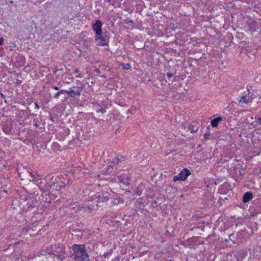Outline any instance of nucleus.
<instances>
[{"label": "nucleus", "mask_w": 261, "mask_h": 261, "mask_svg": "<svg viewBox=\"0 0 261 261\" xmlns=\"http://www.w3.org/2000/svg\"><path fill=\"white\" fill-rule=\"evenodd\" d=\"M74 71L76 73H78L79 72V70L78 69H75L74 70Z\"/></svg>", "instance_id": "obj_34"}, {"label": "nucleus", "mask_w": 261, "mask_h": 261, "mask_svg": "<svg viewBox=\"0 0 261 261\" xmlns=\"http://www.w3.org/2000/svg\"><path fill=\"white\" fill-rule=\"evenodd\" d=\"M248 30L251 32H254L256 31L257 30V26H256V22H250L248 25Z\"/></svg>", "instance_id": "obj_15"}, {"label": "nucleus", "mask_w": 261, "mask_h": 261, "mask_svg": "<svg viewBox=\"0 0 261 261\" xmlns=\"http://www.w3.org/2000/svg\"><path fill=\"white\" fill-rule=\"evenodd\" d=\"M173 73L168 72L166 73V75L168 79V80H170V79L173 76Z\"/></svg>", "instance_id": "obj_25"}, {"label": "nucleus", "mask_w": 261, "mask_h": 261, "mask_svg": "<svg viewBox=\"0 0 261 261\" xmlns=\"http://www.w3.org/2000/svg\"><path fill=\"white\" fill-rule=\"evenodd\" d=\"M255 121L257 125L261 126V117L256 116L255 117Z\"/></svg>", "instance_id": "obj_20"}, {"label": "nucleus", "mask_w": 261, "mask_h": 261, "mask_svg": "<svg viewBox=\"0 0 261 261\" xmlns=\"http://www.w3.org/2000/svg\"><path fill=\"white\" fill-rule=\"evenodd\" d=\"M4 41V39L2 37L0 38V45H2Z\"/></svg>", "instance_id": "obj_27"}, {"label": "nucleus", "mask_w": 261, "mask_h": 261, "mask_svg": "<svg viewBox=\"0 0 261 261\" xmlns=\"http://www.w3.org/2000/svg\"><path fill=\"white\" fill-rule=\"evenodd\" d=\"M144 186L142 184H139L138 185V186L137 187V188L135 192L136 195H137L138 196L141 195L142 193V191L144 189Z\"/></svg>", "instance_id": "obj_16"}, {"label": "nucleus", "mask_w": 261, "mask_h": 261, "mask_svg": "<svg viewBox=\"0 0 261 261\" xmlns=\"http://www.w3.org/2000/svg\"><path fill=\"white\" fill-rule=\"evenodd\" d=\"M233 234H230L229 235V240H230V241H232V240L231 239V237L233 236Z\"/></svg>", "instance_id": "obj_31"}, {"label": "nucleus", "mask_w": 261, "mask_h": 261, "mask_svg": "<svg viewBox=\"0 0 261 261\" xmlns=\"http://www.w3.org/2000/svg\"><path fill=\"white\" fill-rule=\"evenodd\" d=\"M199 128V125L196 122H193L192 123L189 125L188 127V130H189L191 133H194L196 132Z\"/></svg>", "instance_id": "obj_8"}, {"label": "nucleus", "mask_w": 261, "mask_h": 261, "mask_svg": "<svg viewBox=\"0 0 261 261\" xmlns=\"http://www.w3.org/2000/svg\"><path fill=\"white\" fill-rule=\"evenodd\" d=\"M35 108H36L37 109H39L40 108V107L37 103L35 102Z\"/></svg>", "instance_id": "obj_30"}, {"label": "nucleus", "mask_w": 261, "mask_h": 261, "mask_svg": "<svg viewBox=\"0 0 261 261\" xmlns=\"http://www.w3.org/2000/svg\"><path fill=\"white\" fill-rule=\"evenodd\" d=\"M4 158V156H0V160Z\"/></svg>", "instance_id": "obj_37"}, {"label": "nucleus", "mask_w": 261, "mask_h": 261, "mask_svg": "<svg viewBox=\"0 0 261 261\" xmlns=\"http://www.w3.org/2000/svg\"><path fill=\"white\" fill-rule=\"evenodd\" d=\"M194 242V239L190 238L187 240V244L189 245H192Z\"/></svg>", "instance_id": "obj_24"}, {"label": "nucleus", "mask_w": 261, "mask_h": 261, "mask_svg": "<svg viewBox=\"0 0 261 261\" xmlns=\"http://www.w3.org/2000/svg\"><path fill=\"white\" fill-rule=\"evenodd\" d=\"M131 67L129 64H126L123 65V68L125 69H128Z\"/></svg>", "instance_id": "obj_26"}, {"label": "nucleus", "mask_w": 261, "mask_h": 261, "mask_svg": "<svg viewBox=\"0 0 261 261\" xmlns=\"http://www.w3.org/2000/svg\"><path fill=\"white\" fill-rule=\"evenodd\" d=\"M46 201H47V198H46ZM46 202L48 203H51V202L50 201H46Z\"/></svg>", "instance_id": "obj_36"}, {"label": "nucleus", "mask_w": 261, "mask_h": 261, "mask_svg": "<svg viewBox=\"0 0 261 261\" xmlns=\"http://www.w3.org/2000/svg\"><path fill=\"white\" fill-rule=\"evenodd\" d=\"M57 255H56V256H57L58 258H59L61 260H62V256L61 255H57V254H56ZM55 255L53 256V257H55Z\"/></svg>", "instance_id": "obj_28"}, {"label": "nucleus", "mask_w": 261, "mask_h": 261, "mask_svg": "<svg viewBox=\"0 0 261 261\" xmlns=\"http://www.w3.org/2000/svg\"><path fill=\"white\" fill-rule=\"evenodd\" d=\"M53 88L54 89H55V90H59V88L58 86H53Z\"/></svg>", "instance_id": "obj_29"}, {"label": "nucleus", "mask_w": 261, "mask_h": 261, "mask_svg": "<svg viewBox=\"0 0 261 261\" xmlns=\"http://www.w3.org/2000/svg\"><path fill=\"white\" fill-rule=\"evenodd\" d=\"M92 42H93L92 38H87V39H86L84 41L83 46H84V47L85 48L88 49L90 47Z\"/></svg>", "instance_id": "obj_13"}, {"label": "nucleus", "mask_w": 261, "mask_h": 261, "mask_svg": "<svg viewBox=\"0 0 261 261\" xmlns=\"http://www.w3.org/2000/svg\"><path fill=\"white\" fill-rule=\"evenodd\" d=\"M96 112L97 113H105L106 112V110L104 108H100V109H97L96 110Z\"/></svg>", "instance_id": "obj_22"}, {"label": "nucleus", "mask_w": 261, "mask_h": 261, "mask_svg": "<svg viewBox=\"0 0 261 261\" xmlns=\"http://www.w3.org/2000/svg\"><path fill=\"white\" fill-rule=\"evenodd\" d=\"M126 157L122 155H117L112 161V163L115 165H118L119 163L123 162L126 159Z\"/></svg>", "instance_id": "obj_11"}, {"label": "nucleus", "mask_w": 261, "mask_h": 261, "mask_svg": "<svg viewBox=\"0 0 261 261\" xmlns=\"http://www.w3.org/2000/svg\"><path fill=\"white\" fill-rule=\"evenodd\" d=\"M82 90V89L81 87H77L76 90H73L71 88H70L69 90H66L65 93H67L70 97H74L75 96L81 95Z\"/></svg>", "instance_id": "obj_6"}, {"label": "nucleus", "mask_w": 261, "mask_h": 261, "mask_svg": "<svg viewBox=\"0 0 261 261\" xmlns=\"http://www.w3.org/2000/svg\"><path fill=\"white\" fill-rule=\"evenodd\" d=\"M124 202V200L122 198L118 196L114 198L113 201V204L114 205H118L119 204L123 203Z\"/></svg>", "instance_id": "obj_14"}, {"label": "nucleus", "mask_w": 261, "mask_h": 261, "mask_svg": "<svg viewBox=\"0 0 261 261\" xmlns=\"http://www.w3.org/2000/svg\"><path fill=\"white\" fill-rule=\"evenodd\" d=\"M102 23L100 20H96L95 23L92 25V30L95 33V35H99L102 32Z\"/></svg>", "instance_id": "obj_5"}, {"label": "nucleus", "mask_w": 261, "mask_h": 261, "mask_svg": "<svg viewBox=\"0 0 261 261\" xmlns=\"http://www.w3.org/2000/svg\"><path fill=\"white\" fill-rule=\"evenodd\" d=\"M2 95V96H4V95L2 93H1Z\"/></svg>", "instance_id": "obj_38"}, {"label": "nucleus", "mask_w": 261, "mask_h": 261, "mask_svg": "<svg viewBox=\"0 0 261 261\" xmlns=\"http://www.w3.org/2000/svg\"><path fill=\"white\" fill-rule=\"evenodd\" d=\"M66 92V90H60L58 91L56 94L54 95L55 98H58L60 94H65Z\"/></svg>", "instance_id": "obj_18"}, {"label": "nucleus", "mask_w": 261, "mask_h": 261, "mask_svg": "<svg viewBox=\"0 0 261 261\" xmlns=\"http://www.w3.org/2000/svg\"><path fill=\"white\" fill-rule=\"evenodd\" d=\"M46 252L47 253H48V254L54 255H57L56 254V253H55V251H54V252H51L49 248H47V249H46Z\"/></svg>", "instance_id": "obj_23"}, {"label": "nucleus", "mask_w": 261, "mask_h": 261, "mask_svg": "<svg viewBox=\"0 0 261 261\" xmlns=\"http://www.w3.org/2000/svg\"><path fill=\"white\" fill-rule=\"evenodd\" d=\"M27 207L28 208H34V207H35L38 206L37 201H35V202L29 201L27 202Z\"/></svg>", "instance_id": "obj_17"}, {"label": "nucleus", "mask_w": 261, "mask_h": 261, "mask_svg": "<svg viewBox=\"0 0 261 261\" xmlns=\"http://www.w3.org/2000/svg\"><path fill=\"white\" fill-rule=\"evenodd\" d=\"M251 102V99L245 96H242L239 100V105L242 107L244 106V104H248Z\"/></svg>", "instance_id": "obj_7"}, {"label": "nucleus", "mask_w": 261, "mask_h": 261, "mask_svg": "<svg viewBox=\"0 0 261 261\" xmlns=\"http://www.w3.org/2000/svg\"><path fill=\"white\" fill-rule=\"evenodd\" d=\"M95 41L96 44L99 46L108 45L109 41V33L105 31L100 33L99 35H95Z\"/></svg>", "instance_id": "obj_3"}, {"label": "nucleus", "mask_w": 261, "mask_h": 261, "mask_svg": "<svg viewBox=\"0 0 261 261\" xmlns=\"http://www.w3.org/2000/svg\"><path fill=\"white\" fill-rule=\"evenodd\" d=\"M210 129V127L209 126H208L206 127L207 130H206V133L204 134V136H203L204 139L208 138L209 136L210 135V133L209 132Z\"/></svg>", "instance_id": "obj_19"}, {"label": "nucleus", "mask_w": 261, "mask_h": 261, "mask_svg": "<svg viewBox=\"0 0 261 261\" xmlns=\"http://www.w3.org/2000/svg\"><path fill=\"white\" fill-rule=\"evenodd\" d=\"M142 204V203H141V202H139V206H141V204Z\"/></svg>", "instance_id": "obj_35"}, {"label": "nucleus", "mask_w": 261, "mask_h": 261, "mask_svg": "<svg viewBox=\"0 0 261 261\" xmlns=\"http://www.w3.org/2000/svg\"><path fill=\"white\" fill-rule=\"evenodd\" d=\"M12 129V126L10 122L5 123L3 125V130L6 134L10 133Z\"/></svg>", "instance_id": "obj_10"}, {"label": "nucleus", "mask_w": 261, "mask_h": 261, "mask_svg": "<svg viewBox=\"0 0 261 261\" xmlns=\"http://www.w3.org/2000/svg\"><path fill=\"white\" fill-rule=\"evenodd\" d=\"M29 174L32 177V179H30V180L38 185L42 191H48L50 190L55 189L54 187L55 186V183L54 182H53L52 184H48L47 182V179H44L43 180L40 181L38 176H35L31 172H29Z\"/></svg>", "instance_id": "obj_2"}, {"label": "nucleus", "mask_w": 261, "mask_h": 261, "mask_svg": "<svg viewBox=\"0 0 261 261\" xmlns=\"http://www.w3.org/2000/svg\"><path fill=\"white\" fill-rule=\"evenodd\" d=\"M112 252V251H109L108 252L105 253L103 254L104 257L108 258L111 255Z\"/></svg>", "instance_id": "obj_21"}, {"label": "nucleus", "mask_w": 261, "mask_h": 261, "mask_svg": "<svg viewBox=\"0 0 261 261\" xmlns=\"http://www.w3.org/2000/svg\"><path fill=\"white\" fill-rule=\"evenodd\" d=\"M76 77H79V78H81L82 77V76L81 75V74H78L76 76Z\"/></svg>", "instance_id": "obj_32"}, {"label": "nucleus", "mask_w": 261, "mask_h": 261, "mask_svg": "<svg viewBox=\"0 0 261 261\" xmlns=\"http://www.w3.org/2000/svg\"><path fill=\"white\" fill-rule=\"evenodd\" d=\"M105 199L106 201H107L109 200V198L108 197H105Z\"/></svg>", "instance_id": "obj_33"}, {"label": "nucleus", "mask_w": 261, "mask_h": 261, "mask_svg": "<svg viewBox=\"0 0 261 261\" xmlns=\"http://www.w3.org/2000/svg\"><path fill=\"white\" fill-rule=\"evenodd\" d=\"M73 255L75 261H89V256L85 250V246L83 244H74L72 246Z\"/></svg>", "instance_id": "obj_1"}, {"label": "nucleus", "mask_w": 261, "mask_h": 261, "mask_svg": "<svg viewBox=\"0 0 261 261\" xmlns=\"http://www.w3.org/2000/svg\"><path fill=\"white\" fill-rule=\"evenodd\" d=\"M190 174V171L188 169L184 168L177 175L173 177V180L174 181L185 180Z\"/></svg>", "instance_id": "obj_4"}, {"label": "nucleus", "mask_w": 261, "mask_h": 261, "mask_svg": "<svg viewBox=\"0 0 261 261\" xmlns=\"http://www.w3.org/2000/svg\"><path fill=\"white\" fill-rule=\"evenodd\" d=\"M222 120V118L221 117H218L217 118H215L213 120H211V123L213 127H215L218 126V124L220 121Z\"/></svg>", "instance_id": "obj_12"}, {"label": "nucleus", "mask_w": 261, "mask_h": 261, "mask_svg": "<svg viewBox=\"0 0 261 261\" xmlns=\"http://www.w3.org/2000/svg\"><path fill=\"white\" fill-rule=\"evenodd\" d=\"M253 198V194L251 192H246L243 196V201L247 203L250 201Z\"/></svg>", "instance_id": "obj_9"}]
</instances>
